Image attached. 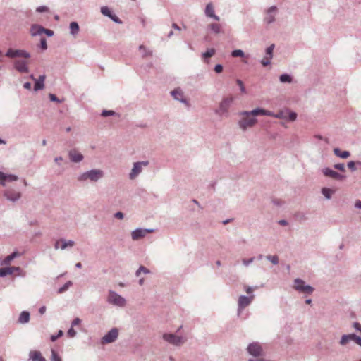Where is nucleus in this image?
<instances>
[{"mask_svg": "<svg viewBox=\"0 0 361 361\" xmlns=\"http://www.w3.org/2000/svg\"><path fill=\"white\" fill-rule=\"evenodd\" d=\"M287 118L286 119H288L291 121H294L296 118H297V114L295 112H289L287 115H286Z\"/></svg>", "mask_w": 361, "mask_h": 361, "instance_id": "41", "label": "nucleus"}, {"mask_svg": "<svg viewBox=\"0 0 361 361\" xmlns=\"http://www.w3.org/2000/svg\"><path fill=\"white\" fill-rule=\"evenodd\" d=\"M353 334L343 335L340 341V344L345 345L348 344L350 341H353Z\"/></svg>", "mask_w": 361, "mask_h": 361, "instance_id": "28", "label": "nucleus"}, {"mask_svg": "<svg viewBox=\"0 0 361 361\" xmlns=\"http://www.w3.org/2000/svg\"><path fill=\"white\" fill-rule=\"evenodd\" d=\"M216 53V50L214 48H211L207 50L204 53H202V57L204 60L212 57Z\"/></svg>", "mask_w": 361, "mask_h": 361, "instance_id": "27", "label": "nucleus"}, {"mask_svg": "<svg viewBox=\"0 0 361 361\" xmlns=\"http://www.w3.org/2000/svg\"><path fill=\"white\" fill-rule=\"evenodd\" d=\"M66 243L67 247H73L75 245V243L73 240H68V242H66Z\"/></svg>", "mask_w": 361, "mask_h": 361, "instance_id": "59", "label": "nucleus"}, {"mask_svg": "<svg viewBox=\"0 0 361 361\" xmlns=\"http://www.w3.org/2000/svg\"><path fill=\"white\" fill-rule=\"evenodd\" d=\"M153 232V230L149 229H136L133 231L131 233V236L133 240H137L140 238H144L147 233Z\"/></svg>", "mask_w": 361, "mask_h": 361, "instance_id": "11", "label": "nucleus"}, {"mask_svg": "<svg viewBox=\"0 0 361 361\" xmlns=\"http://www.w3.org/2000/svg\"><path fill=\"white\" fill-rule=\"evenodd\" d=\"M280 81L281 82H290L291 78L287 74H283L280 76Z\"/></svg>", "mask_w": 361, "mask_h": 361, "instance_id": "36", "label": "nucleus"}, {"mask_svg": "<svg viewBox=\"0 0 361 361\" xmlns=\"http://www.w3.org/2000/svg\"><path fill=\"white\" fill-rule=\"evenodd\" d=\"M67 334L68 336L70 337V338H72V337H74L76 334V331L73 329V328H71L68 332H67Z\"/></svg>", "mask_w": 361, "mask_h": 361, "instance_id": "47", "label": "nucleus"}, {"mask_svg": "<svg viewBox=\"0 0 361 361\" xmlns=\"http://www.w3.org/2000/svg\"><path fill=\"white\" fill-rule=\"evenodd\" d=\"M15 68L20 73H27V61L25 60H16L15 61Z\"/></svg>", "mask_w": 361, "mask_h": 361, "instance_id": "12", "label": "nucleus"}, {"mask_svg": "<svg viewBox=\"0 0 361 361\" xmlns=\"http://www.w3.org/2000/svg\"><path fill=\"white\" fill-rule=\"evenodd\" d=\"M5 195L8 200L12 201H15L20 197V193L14 191H7Z\"/></svg>", "mask_w": 361, "mask_h": 361, "instance_id": "23", "label": "nucleus"}, {"mask_svg": "<svg viewBox=\"0 0 361 361\" xmlns=\"http://www.w3.org/2000/svg\"><path fill=\"white\" fill-rule=\"evenodd\" d=\"M0 179L4 181H15L18 180V177L15 175H6L0 172Z\"/></svg>", "mask_w": 361, "mask_h": 361, "instance_id": "24", "label": "nucleus"}, {"mask_svg": "<svg viewBox=\"0 0 361 361\" xmlns=\"http://www.w3.org/2000/svg\"><path fill=\"white\" fill-rule=\"evenodd\" d=\"M41 45H42V48L43 49H47V43H46V40L45 39H42V40Z\"/></svg>", "mask_w": 361, "mask_h": 361, "instance_id": "57", "label": "nucleus"}, {"mask_svg": "<svg viewBox=\"0 0 361 361\" xmlns=\"http://www.w3.org/2000/svg\"><path fill=\"white\" fill-rule=\"evenodd\" d=\"M245 291H246V293H247L250 294V293H252V288H250V287H247V288H246Z\"/></svg>", "mask_w": 361, "mask_h": 361, "instance_id": "63", "label": "nucleus"}, {"mask_svg": "<svg viewBox=\"0 0 361 361\" xmlns=\"http://www.w3.org/2000/svg\"><path fill=\"white\" fill-rule=\"evenodd\" d=\"M81 322V320L79 319V318H75L73 322H72V326H75V325H78L80 324Z\"/></svg>", "mask_w": 361, "mask_h": 361, "instance_id": "53", "label": "nucleus"}, {"mask_svg": "<svg viewBox=\"0 0 361 361\" xmlns=\"http://www.w3.org/2000/svg\"><path fill=\"white\" fill-rule=\"evenodd\" d=\"M72 285V282L71 281H68L66 282L62 287H61L59 290H58V293H62L63 292H65L66 290H67L69 287Z\"/></svg>", "mask_w": 361, "mask_h": 361, "instance_id": "34", "label": "nucleus"}, {"mask_svg": "<svg viewBox=\"0 0 361 361\" xmlns=\"http://www.w3.org/2000/svg\"><path fill=\"white\" fill-rule=\"evenodd\" d=\"M118 335L117 329L114 328L106 334L102 340V343H110L116 341Z\"/></svg>", "mask_w": 361, "mask_h": 361, "instance_id": "8", "label": "nucleus"}, {"mask_svg": "<svg viewBox=\"0 0 361 361\" xmlns=\"http://www.w3.org/2000/svg\"><path fill=\"white\" fill-rule=\"evenodd\" d=\"M162 337L165 341L176 346L183 344L186 341L185 338L178 336L173 334H164Z\"/></svg>", "mask_w": 361, "mask_h": 361, "instance_id": "2", "label": "nucleus"}, {"mask_svg": "<svg viewBox=\"0 0 361 361\" xmlns=\"http://www.w3.org/2000/svg\"><path fill=\"white\" fill-rule=\"evenodd\" d=\"M353 341H354L357 345L361 346V338L353 334Z\"/></svg>", "mask_w": 361, "mask_h": 361, "instance_id": "45", "label": "nucleus"}, {"mask_svg": "<svg viewBox=\"0 0 361 361\" xmlns=\"http://www.w3.org/2000/svg\"><path fill=\"white\" fill-rule=\"evenodd\" d=\"M272 58L271 57H269V56H264L261 63L262 64L263 66H268L269 63H270V60Z\"/></svg>", "mask_w": 361, "mask_h": 361, "instance_id": "42", "label": "nucleus"}, {"mask_svg": "<svg viewBox=\"0 0 361 361\" xmlns=\"http://www.w3.org/2000/svg\"><path fill=\"white\" fill-rule=\"evenodd\" d=\"M233 100L234 98L232 96L224 99L220 104L217 113L221 115L227 113Z\"/></svg>", "mask_w": 361, "mask_h": 361, "instance_id": "6", "label": "nucleus"}, {"mask_svg": "<svg viewBox=\"0 0 361 361\" xmlns=\"http://www.w3.org/2000/svg\"><path fill=\"white\" fill-rule=\"evenodd\" d=\"M240 115L243 117L239 121L238 124L241 129L245 130L247 128H251L257 123V119L253 116L258 115L272 116L273 112L263 109H255L250 111H243Z\"/></svg>", "mask_w": 361, "mask_h": 361, "instance_id": "1", "label": "nucleus"}, {"mask_svg": "<svg viewBox=\"0 0 361 361\" xmlns=\"http://www.w3.org/2000/svg\"><path fill=\"white\" fill-rule=\"evenodd\" d=\"M214 71H215L216 73H220L223 71V66L221 65H220V64H217L214 67Z\"/></svg>", "mask_w": 361, "mask_h": 361, "instance_id": "49", "label": "nucleus"}, {"mask_svg": "<svg viewBox=\"0 0 361 361\" xmlns=\"http://www.w3.org/2000/svg\"><path fill=\"white\" fill-rule=\"evenodd\" d=\"M19 270V267H11L0 269V277L12 274L15 271Z\"/></svg>", "mask_w": 361, "mask_h": 361, "instance_id": "19", "label": "nucleus"}, {"mask_svg": "<svg viewBox=\"0 0 361 361\" xmlns=\"http://www.w3.org/2000/svg\"><path fill=\"white\" fill-rule=\"evenodd\" d=\"M103 176V171L99 169H94L84 173L79 178L80 180H85L87 179H90L92 181H97L98 179L101 178Z\"/></svg>", "mask_w": 361, "mask_h": 361, "instance_id": "3", "label": "nucleus"}, {"mask_svg": "<svg viewBox=\"0 0 361 361\" xmlns=\"http://www.w3.org/2000/svg\"><path fill=\"white\" fill-rule=\"evenodd\" d=\"M51 361H61L60 357H59V356L54 350L52 351Z\"/></svg>", "mask_w": 361, "mask_h": 361, "instance_id": "50", "label": "nucleus"}, {"mask_svg": "<svg viewBox=\"0 0 361 361\" xmlns=\"http://www.w3.org/2000/svg\"><path fill=\"white\" fill-rule=\"evenodd\" d=\"M6 56L10 58L22 57L24 59H28L30 57V54L27 51L24 50L13 49H9L7 51Z\"/></svg>", "mask_w": 361, "mask_h": 361, "instance_id": "7", "label": "nucleus"}, {"mask_svg": "<svg viewBox=\"0 0 361 361\" xmlns=\"http://www.w3.org/2000/svg\"><path fill=\"white\" fill-rule=\"evenodd\" d=\"M45 78H46L45 75H40L38 80H36V79H35L33 75H31V78L32 80H35V87H34L35 90H42L44 88V82L45 80Z\"/></svg>", "mask_w": 361, "mask_h": 361, "instance_id": "16", "label": "nucleus"}, {"mask_svg": "<svg viewBox=\"0 0 361 361\" xmlns=\"http://www.w3.org/2000/svg\"><path fill=\"white\" fill-rule=\"evenodd\" d=\"M30 359L32 361H46V360L42 356V354L39 351H32L30 353Z\"/></svg>", "mask_w": 361, "mask_h": 361, "instance_id": "22", "label": "nucleus"}, {"mask_svg": "<svg viewBox=\"0 0 361 361\" xmlns=\"http://www.w3.org/2000/svg\"><path fill=\"white\" fill-rule=\"evenodd\" d=\"M205 14L207 16L211 17L216 20H219V17L214 14V6L212 3H209L207 5L206 8H205Z\"/></svg>", "mask_w": 361, "mask_h": 361, "instance_id": "17", "label": "nucleus"}, {"mask_svg": "<svg viewBox=\"0 0 361 361\" xmlns=\"http://www.w3.org/2000/svg\"><path fill=\"white\" fill-rule=\"evenodd\" d=\"M37 11L39 12H44L47 11V8L46 6H40L37 8Z\"/></svg>", "mask_w": 361, "mask_h": 361, "instance_id": "56", "label": "nucleus"}, {"mask_svg": "<svg viewBox=\"0 0 361 361\" xmlns=\"http://www.w3.org/2000/svg\"><path fill=\"white\" fill-rule=\"evenodd\" d=\"M23 87L25 89L30 90L31 89V84L30 82H25L23 85Z\"/></svg>", "mask_w": 361, "mask_h": 361, "instance_id": "58", "label": "nucleus"}, {"mask_svg": "<svg viewBox=\"0 0 361 361\" xmlns=\"http://www.w3.org/2000/svg\"><path fill=\"white\" fill-rule=\"evenodd\" d=\"M141 272H143L145 274L149 273V270L145 267L144 266H140L138 270L136 271V276H139Z\"/></svg>", "mask_w": 361, "mask_h": 361, "instance_id": "40", "label": "nucleus"}, {"mask_svg": "<svg viewBox=\"0 0 361 361\" xmlns=\"http://www.w3.org/2000/svg\"><path fill=\"white\" fill-rule=\"evenodd\" d=\"M254 296L247 297L242 295L238 299V307L240 309H243L248 306L252 301Z\"/></svg>", "mask_w": 361, "mask_h": 361, "instance_id": "13", "label": "nucleus"}, {"mask_svg": "<svg viewBox=\"0 0 361 361\" xmlns=\"http://www.w3.org/2000/svg\"><path fill=\"white\" fill-rule=\"evenodd\" d=\"M355 207L361 209V201L357 200L355 204Z\"/></svg>", "mask_w": 361, "mask_h": 361, "instance_id": "60", "label": "nucleus"}, {"mask_svg": "<svg viewBox=\"0 0 361 361\" xmlns=\"http://www.w3.org/2000/svg\"><path fill=\"white\" fill-rule=\"evenodd\" d=\"M271 116L277 118H287L286 115H285L283 114V112H282V111H280L276 114H274L273 113V115Z\"/></svg>", "mask_w": 361, "mask_h": 361, "instance_id": "43", "label": "nucleus"}, {"mask_svg": "<svg viewBox=\"0 0 361 361\" xmlns=\"http://www.w3.org/2000/svg\"><path fill=\"white\" fill-rule=\"evenodd\" d=\"M334 154L341 158L346 159L350 156V152L348 151H343L341 152L339 149L335 148L334 149Z\"/></svg>", "mask_w": 361, "mask_h": 361, "instance_id": "25", "label": "nucleus"}, {"mask_svg": "<svg viewBox=\"0 0 361 361\" xmlns=\"http://www.w3.org/2000/svg\"><path fill=\"white\" fill-rule=\"evenodd\" d=\"M334 193V190L329 188H323L322 189V194L328 199H329L331 196V195Z\"/></svg>", "mask_w": 361, "mask_h": 361, "instance_id": "33", "label": "nucleus"}, {"mask_svg": "<svg viewBox=\"0 0 361 361\" xmlns=\"http://www.w3.org/2000/svg\"><path fill=\"white\" fill-rule=\"evenodd\" d=\"M209 27L212 30L213 32L215 34H219L221 32V27L219 24L217 23H212L209 25Z\"/></svg>", "mask_w": 361, "mask_h": 361, "instance_id": "31", "label": "nucleus"}, {"mask_svg": "<svg viewBox=\"0 0 361 361\" xmlns=\"http://www.w3.org/2000/svg\"><path fill=\"white\" fill-rule=\"evenodd\" d=\"M274 49V44H271L266 49V56L271 57L273 56V51Z\"/></svg>", "mask_w": 361, "mask_h": 361, "instance_id": "39", "label": "nucleus"}, {"mask_svg": "<svg viewBox=\"0 0 361 361\" xmlns=\"http://www.w3.org/2000/svg\"><path fill=\"white\" fill-rule=\"evenodd\" d=\"M231 55L233 57H242L244 56V53L240 49H236L232 51Z\"/></svg>", "mask_w": 361, "mask_h": 361, "instance_id": "37", "label": "nucleus"}, {"mask_svg": "<svg viewBox=\"0 0 361 361\" xmlns=\"http://www.w3.org/2000/svg\"><path fill=\"white\" fill-rule=\"evenodd\" d=\"M114 216L118 219H122L123 218V214L121 212H116Z\"/></svg>", "mask_w": 361, "mask_h": 361, "instance_id": "52", "label": "nucleus"}, {"mask_svg": "<svg viewBox=\"0 0 361 361\" xmlns=\"http://www.w3.org/2000/svg\"><path fill=\"white\" fill-rule=\"evenodd\" d=\"M71 33L73 35H75L79 32V25L76 22H71L70 24Z\"/></svg>", "mask_w": 361, "mask_h": 361, "instance_id": "29", "label": "nucleus"}, {"mask_svg": "<svg viewBox=\"0 0 361 361\" xmlns=\"http://www.w3.org/2000/svg\"><path fill=\"white\" fill-rule=\"evenodd\" d=\"M172 96L174 99L179 100L182 102H185V99H184L183 92L180 88H176L171 92Z\"/></svg>", "mask_w": 361, "mask_h": 361, "instance_id": "20", "label": "nucleus"}, {"mask_svg": "<svg viewBox=\"0 0 361 361\" xmlns=\"http://www.w3.org/2000/svg\"><path fill=\"white\" fill-rule=\"evenodd\" d=\"M173 27L175 28L176 30H180V27L177 24H176V23L173 24Z\"/></svg>", "mask_w": 361, "mask_h": 361, "instance_id": "64", "label": "nucleus"}, {"mask_svg": "<svg viewBox=\"0 0 361 361\" xmlns=\"http://www.w3.org/2000/svg\"><path fill=\"white\" fill-rule=\"evenodd\" d=\"M49 97L51 101H57L58 100L54 94H50Z\"/></svg>", "mask_w": 361, "mask_h": 361, "instance_id": "62", "label": "nucleus"}, {"mask_svg": "<svg viewBox=\"0 0 361 361\" xmlns=\"http://www.w3.org/2000/svg\"><path fill=\"white\" fill-rule=\"evenodd\" d=\"M267 258L274 264H277L279 263V258L276 255H268Z\"/></svg>", "mask_w": 361, "mask_h": 361, "instance_id": "38", "label": "nucleus"}, {"mask_svg": "<svg viewBox=\"0 0 361 361\" xmlns=\"http://www.w3.org/2000/svg\"><path fill=\"white\" fill-rule=\"evenodd\" d=\"M323 173L326 176H329L336 180H341L343 178V176L340 173L329 169H324Z\"/></svg>", "mask_w": 361, "mask_h": 361, "instance_id": "15", "label": "nucleus"}, {"mask_svg": "<svg viewBox=\"0 0 361 361\" xmlns=\"http://www.w3.org/2000/svg\"><path fill=\"white\" fill-rule=\"evenodd\" d=\"M114 114H115L114 111H107V110H104L102 113V116H111V115H114Z\"/></svg>", "mask_w": 361, "mask_h": 361, "instance_id": "46", "label": "nucleus"}, {"mask_svg": "<svg viewBox=\"0 0 361 361\" xmlns=\"http://www.w3.org/2000/svg\"><path fill=\"white\" fill-rule=\"evenodd\" d=\"M101 12L103 15L104 16H106L108 17H111V11H110V9L106 7V6H104V7H102L101 8Z\"/></svg>", "mask_w": 361, "mask_h": 361, "instance_id": "35", "label": "nucleus"}, {"mask_svg": "<svg viewBox=\"0 0 361 361\" xmlns=\"http://www.w3.org/2000/svg\"><path fill=\"white\" fill-rule=\"evenodd\" d=\"M20 256V253L18 252H14L11 255L7 256L4 260V264H10L11 261L13 260L15 257Z\"/></svg>", "mask_w": 361, "mask_h": 361, "instance_id": "30", "label": "nucleus"}, {"mask_svg": "<svg viewBox=\"0 0 361 361\" xmlns=\"http://www.w3.org/2000/svg\"><path fill=\"white\" fill-rule=\"evenodd\" d=\"M69 157L72 161L79 162L82 160L83 156L78 152L77 150H71L69 152Z\"/></svg>", "mask_w": 361, "mask_h": 361, "instance_id": "18", "label": "nucleus"}, {"mask_svg": "<svg viewBox=\"0 0 361 361\" xmlns=\"http://www.w3.org/2000/svg\"><path fill=\"white\" fill-rule=\"evenodd\" d=\"M249 353L255 357H258L262 353V347L257 343H253L249 345L247 348Z\"/></svg>", "mask_w": 361, "mask_h": 361, "instance_id": "10", "label": "nucleus"}, {"mask_svg": "<svg viewBox=\"0 0 361 361\" xmlns=\"http://www.w3.org/2000/svg\"><path fill=\"white\" fill-rule=\"evenodd\" d=\"M237 84L239 85L240 88V90L243 93H245L246 91H245V87L243 85V82L242 80H237L236 81Z\"/></svg>", "mask_w": 361, "mask_h": 361, "instance_id": "44", "label": "nucleus"}, {"mask_svg": "<svg viewBox=\"0 0 361 361\" xmlns=\"http://www.w3.org/2000/svg\"><path fill=\"white\" fill-rule=\"evenodd\" d=\"M254 258H250V259H243V262L245 266H247L250 263L252 262Z\"/></svg>", "mask_w": 361, "mask_h": 361, "instance_id": "54", "label": "nucleus"}, {"mask_svg": "<svg viewBox=\"0 0 361 361\" xmlns=\"http://www.w3.org/2000/svg\"><path fill=\"white\" fill-rule=\"evenodd\" d=\"M46 311V307L44 306L39 308V312L41 314H43Z\"/></svg>", "mask_w": 361, "mask_h": 361, "instance_id": "61", "label": "nucleus"}, {"mask_svg": "<svg viewBox=\"0 0 361 361\" xmlns=\"http://www.w3.org/2000/svg\"><path fill=\"white\" fill-rule=\"evenodd\" d=\"M355 164L354 161H351L350 162L348 163V166L350 169H351L352 171H355Z\"/></svg>", "mask_w": 361, "mask_h": 361, "instance_id": "51", "label": "nucleus"}, {"mask_svg": "<svg viewBox=\"0 0 361 361\" xmlns=\"http://www.w3.org/2000/svg\"><path fill=\"white\" fill-rule=\"evenodd\" d=\"M334 168L338 170H340L341 171H345V166L343 164H337L334 165Z\"/></svg>", "mask_w": 361, "mask_h": 361, "instance_id": "48", "label": "nucleus"}, {"mask_svg": "<svg viewBox=\"0 0 361 361\" xmlns=\"http://www.w3.org/2000/svg\"><path fill=\"white\" fill-rule=\"evenodd\" d=\"M111 19H112L114 22L116 23H121L118 18L116 15L111 14V17H109Z\"/></svg>", "mask_w": 361, "mask_h": 361, "instance_id": "55", "label": "nucleus"}, {"mask_svg": "<svg viewBox=\"0 0 361 361\" xmlns=\"http://www.w3.org/2000/svg\"><path fill=\"white\" fill-rule=\"evenodd\" d=\"M148 161L137 162L134 164L133 168L130 173V178L134 179L142 171V166H147Z\"/></svg>", "mask_w": 361, "mask_h": 361, "instance_id": "9", "label": "nucleus"}, {"mask_svg": "<svg viewBox=\"0 0 361 361\" xmlns=\"http://www.w3.org/2000/svg\"><path fill=\"white\" fill-rule=\"evenodd\" d=\"M294 288L301 293L311 294L314 288L310 286L305 285V282L299 279L295 280Z\"/></svg>", "mask_w": 361, "mask_h": 361, "instance_id": "5", "label": "nucleus"}, {"mask_svg": "<svg viewBox=\"0 0 361 361\" xmlns=\"http://www.w3.org/2000/svg\"><path fill=\"white\" fill-rule=\"evenodd\" d=\"M276 6H271L269 8L268 11H267V16L265 17V21L267 23H271L272 22L274 21L275 20V18L274 16L271 14V13L273 12H276Z\"/></svg>", "mask_w": 361, "mask_h": 361, "instance_id": "21", "label": "nucleus"}, {"mask_svg": "<svg viewBox=\"0 0 361 361\" xmlns=\"http://www.w3.org/2000/svg\"><path fill=\"white\" fill-rule=\"evenodd\" d=\"M29 319H30L29 312L24 311V312H21V314H20L18 321H19V322L23 324V323L27 322L29 321Z\"/></svg>", "mask_w": 361, "mask_h": 361, "instance_id": "26", "label": "nucleus"}, {"mask_svg": "<svg viewBox=\"0 0 361 361\" xmlns=\"http://www.w3.org/2000/svg\"><path fill=\"white\" fill-rule=\"evenodd\" d=\"M30 31L32 35H36L37 34H41L43 32L47 33L49 36H51L53 35V31L50 30H46L38 25H33Z\"/></svg>", "mask_w": 361, "mask_h": 361, "instance_id": "14", "label": "nucleus"}, {"mask_svg": "<svg viewBox=\"0 0 361 361\" xmlns=\"http://www.w3.org/2000/svg\"><path fill=\"white\" fill-rule=\"evenodd\" d=\"M67 247V243L66 241L61 239L56 242L55 243V248L59 249L61 248V250H64Z\"/></svg>", "mask_w": 361, "mask_h": 361, "instance_id": "32", "label": "nucleus"}, {"mask_svg": "<svg viewBox=\"0 0 361 361\" xmlns=\"http://www.w3.org/2000/svg\"><path fill=\"white\" fill-rule=\"evenodd\" d=\"M109 303L119 307H123L126 305L125 299L116 293L111 291L108 296Z\"/></svg>", "mask_w": 361, "mask_h": 361, "instance_id": "4", "label": "nucleus"}]
</instances>
